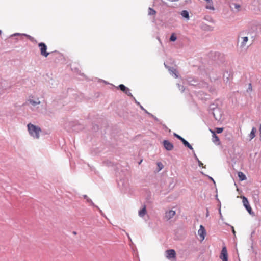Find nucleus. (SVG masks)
Wrapping results in <instances>:
<instances>
[{"label":"nucleus","mask_w":261,"mask_h":261,"mask_svg":"<svg viewBox=\"0 0 261 261\" xmlns=\"http://www.w3.org/2000/svg\"><path fill=\"white\" fill-rule=\"evenodd\" d=\"M157 165L159 168L158 171L161 170L163 168L164 166L161 162H158Z\"/></svg>","instance_id":"412c9836"},{"label":"nucleus","mask_w":261,"mask_h":261,"mask_svg":"<svg viewBox=\"0 0 261 261\" xmlns=\"http://www.w3.org/2000/svg\"><path fill=\"white\" fill-rule=\"evenodd\" d=\"M223 130V128H216V132L218 134L221 133Z\"/></svg>","instance_id":"4be33fe9"},{"label":"nucleus","mask_w":261,"mask_h":261,"mask_svg":"<svg viewBox=\"0 0 261 261\" xmlns=\"http://www.w3.org/2000/svg\"><path fill=\"white\" fill-rule=\"evenodd\" d=\"M181 16L183 17L189 19V13H188V12L187 11L183 10L181 12Z\"/></svg>","instance_id":"2eb2a0df"},{"label":"nucleus","mask_w":261,"mask_h":261,"mask_svg":"<svg viewBox=\"0 0 261 261\" xmlns=\"http://www.w3.org/2000/svg\"><path fill=\"white\" fill-rule=\"evenodd\" d=\"M38 46L40 50V54L42 56L47 57L49 53L47 52V46L45 45V43L43 42L39 43L38 44Z\"/></svg>","instance_id":"f03ea898"},{"label":"nucleus","mask_w":261,"mask_h":261,"mask_svg":"<svg viewBox=\"0 0 261 261\" xmlns=\"http://www.w3.org/2000/svg\"><path fill=\"white\" fill-rule=\"evenodd\" d=\"M164 146L167 150H172L173 148V145L167 140H164L163 142Z\"/></svg>","instance_id":"1a4fd4ad"},{"label":"nucleus","mask_w":261,"mask_h":261,"mask_svg":"<svg viewBox=\"0 0 261 261\" xmlns=\"http://www.w3.org/2000/svg\"><path fill=\"white\" fill-rule=\"evenodd\" d=\"M174 136H175L176 138H177L178 139L181 141L184 145L188 147L190 149L192 150L193 148L192 146L182 137H181L180 136L178 135V134L174 133Z\"/></svg>","instance_id":"39448f33"},{"label":"nucleus","mask_w":261,"mask_h":261,"mask_svg":"<svg viewBox=\"0 0 261 261\" xmlns=\"http://www.w3.org/2000/svg\"><path fill=\"white\" fill-rule=\"evenodd\" d=\"M243 41L242 42V45L245 46L246 44V43L248 41V37H244L242 38Z\"/></svg>","instance_id":"aec40b11"},{"label":"nucleus","mask_w":261,"mask_h":261,"mask_svg":"<svg viewBox=\"0 0 261 261\" xmlns=\"http://www.w3.org/2000/svg\"><path fill=\"white\" fill-rule=\"evenodd\" d=\"M176 214V212L173 210H169L165 212V219L169 220L172 218Z\"/></svg>","instance_id":"6e6552de"},{"label":"nucleus","mask_w":261,"mask_h":261,"mask_svg":"<svg viewBox=\"0 0 261 261\" xmlns=\"http://www.w3.org/2000/svg\"><path fill=\"white\" fill-rule=\"evenodd\" d=\"M31 98H33V96L30 97L29 101L33 106H35L37 105H38L40 103V101H39L38 98H37L36 100H34L31 99Z\"/></svg>","instance_id":"9b49d317"},{"label":"nucleus","mask_w":261,"mask_h":261,"mask_svg":"<svg viewBox=\"0 0 261 261\" xmlns=\"http://www.w3.org/2000/svg\"><path fill=\"white\" fill-rule=\"evenodd\" d=\"M238 175L241 181L244 180L246 179L245 175L242 172H239L238 173Z\"/></svg>","instance_id":"4468645a"},{"label":"nucleus","mask_w":261,"mask_h":261,"mask_svg":"<svg viewBox=\"0 0 261 261\" xmlns=\"http://www.w3.org/2000/svg\"><path fill=\"white\" fill-rule=\"evenodd\" d=\"M198 234L200 236L201 241H203L206 235V231L204 226L202 225L200 226L199 229L198 231Z\"/></svg>","instance_id":"423d86ee"},{"label":"nucleus","mask_w":261,"mask_h":261,"mask_svg":"<svg viewBox=\"0 0 261 261\" xmlns=\"http://www.w3.org/2000/svg\"><path fill=\"white\" fill-rule=\"evenodd\" d=\"M119 87L120 88V89L123 92H125L127 90V88L123 84H120L119 86Z\"/></svg>","instance_id":"6ab92c4d"},{"label":"nucleus","mask_w":261,"mask_h":261,"mask_svg":"<svg viewBox=\"0 0 261 261\" xmlns=\"http://www.w3.org/2000/svg\"><path fill=\"white\" fill-rule=\"evenodd\" d=\"M220 258L222 261H228V253L226 247H223L221 250Z\"/></svg>","instance_id":"20e7f679"},{"label":"nucleus","mask_w":261,"mask_h":261,"mask_svg":"<svg viewBox=\"0 0 261 261\" xmlns=\"http://www.w3.org/2000/svg\"><path fill=\"white\" fill-rule=\"evenodd\" d=\"M169 70L171 72V73H172V74H174L175 75V77L176 78H177L178 77V75L177 74V72L176 69L172 68V69H170Z\"/></svg>","instance_id":"a211bd4d"},{"label":"nucleus","mask_w":261,"mask_h":261,"mask_svg":"<svg viewBox=\"0 0 261 261\" xmlns=\"http://www.w3.org/2000/svg\"><path fill=\"white\" fill-rule=\"evenodd\" d=\"M176 39H177V37H176L175 34L172 33L171 36H170V41L173 42V41H176Z\"/></svg>","instance_id":"f3484780"},{"label":"nucleus","mask_w":261,"mask_h":261,"mask_svg":"<svg viewBox=\"0 0 261 261\" xmlns=\"http://www.w3.org/2000/svg\"><path fill=\"white\" fill-rule=\"evenodd\" d=\"M146 214V206L144 205L143 207L139 211V216L143 217Z\"/></svg>","instance_id":"f8f14e48"},{"label":"nucleus","mask_w":261,"mask_h":261,"mask_svg":"<svg viewBox=\"0 0 261 261\" xmlns=\"http://www.w3.org/2000/svg\"><path fill=\"white\" fill-rule=\"evenodd\" d=\"M259 130L260 136V137H261V125H260V127H259Z\"/></svg>","instance_id":"a878e982"},{"label":"nucleus","mask_w":261,"mask_h":261,"mask_svg":"<svg viewBox=\"0 0 261 261\" xmlns=\"http://www.w3.org/2000/svg\"><path fill=\"white\" fill-rule=\"evenodd\" d=\"M211 132L213 134V141L217 144H219L220 143V140L218 137L216 135L214 131L210 130Z\"/></svg>","instance_id":"9d476101"},{"label":"nucleus","mask_w":261,"mask_h":261,"mask_svg":"<svg viewBox=\"0 0 261 261\" xmlns=\"http://www.w3.org/2000/svg\"><path fill=\"white\" fill-rule=\"evenodd\" d=\"M125 93L128 96H132L131 93L129 92V90L127 89V90L125 92Z\"/></svg>","instance_id":"5701e85b"},{"label":"nucleus","mask_w":261,"mask_h":261,"mask_svg":"<svg viewBox=\"0 0 261 261\" xmlns=\"http://www.w3.org/2000/svg\"><path fill=\"white\" fill-rule=\"evenodd\" d=\"M148 14L150 15H155L156 14V11L154 9L149 8L148 9Z\"/></svg>","instance_id":"dca6fc26"},{"label":"nucleus","mask_w":261,"mask_h":261,"mask_svg":"<svg viewBox=\"0 0 261 261\" xmlns=\"http://www.w3.org/2000/svg\"><path fill=\"white\" fill-rule=\"evenodd\" d=\"M198 162H199V166H201L203 165V164H202L201 162L198 161Z\"/></svg>","instance_id":"393cba45"},{"label":"nucleus","mask_w":261,"mask_h":261,"mask_svg":"<svg viewBox=\"0 0 261 261\" xmlns=\"http://www.w3.org/2000/svg\"><path fill=\"white\" fill-rule=\"evenodd\" d=\"M243 203L244 206L245 207L246 209L248 211V212L251 214L252 212V208L249 204V203L247 200V199L245 197H243Z\"/></svg>","instance_id":"0eeeda50"},{"label":"nucleus","mask_w":261,"mask_h":261,"mask_svg":"<svg viewBox=\"0 0 261 261\" xmlns=\"http://www.w3.org/2000/svg\"><path fill=\"white\" fill-rule=\"evenodd\" d=\"M28 129L29 134L32 137L36 139H38L39 138V133L41 132V129L39 127L36 126L31 123H29L28 124Z\"/></svg>","instance_id":"f257e3e1"},{"label":"nucleus","mask_w":261,"mask_h":261,"mask_svg":"<svg viewBox=\"0 0 261 261\" xmlns=\"http://www.w3.org/2000/svg\"><path fill=\"white\" fill-rule=\"evenodd\" d=\"M234 6H235V8H236V9H239L240 8V5H238V4H235V5H234Z\"/></svg>","instance_id":"b1692460"},{"label":"nucleus","mask_w":261,"mask_h":261,"mask_svg":"<svg viewBox=\"0 0 261 261\" xmlns=\"http://www.w3.org/2000/svg\"><path fill=\"white\" fill-rule=\"evenodd\" d=\"M142 160H141L140 162L139 163V164H140L142 162Z\"/></svg>","instance_id":"bb28decb"},{"label":"nucleus","mask_w":261,"mask_h":261,"mask_svg":"<svg viewBox=\"0 0 261 261\" xmlns=\"http://www.w3.org/2000/svg\"><path fill=\"white\" fill-rule=\"evenodd\" d=\"M166 257L169 259L175 260L176 258V252L173 249H169L166 251Z\"/></svg>","instance_id":"7ed1b4c3"},{"label":"nucleus","mask_w":261,"mask_h":261,"mask_svg":"<svg viewBox=\"0 0 261 261\" xmlns=\"http://www.w3.org/2000/svg\"><path fill=\"white\" fill-rule=\"evenodd\" d=\"M208 212H207V214H206V216H208Z\"/></svg>","instance_id":"cd10ccee"},{"label":"nucleus","mask_w":261,"mask_h":261,"mask_svg":"<svg viewBox=\"0 0 261 261\" xmlns=\"http://www.w3.org/2000/svg\"><path fill=\"white\" fill-rule=\"evenodd\" d=\"M256 132V128L253 127L250 132V134H249L250 140H251L252 139H253L255 137Z\"/></svg>","instance_id":"ddd939ff"}]
</instances>
